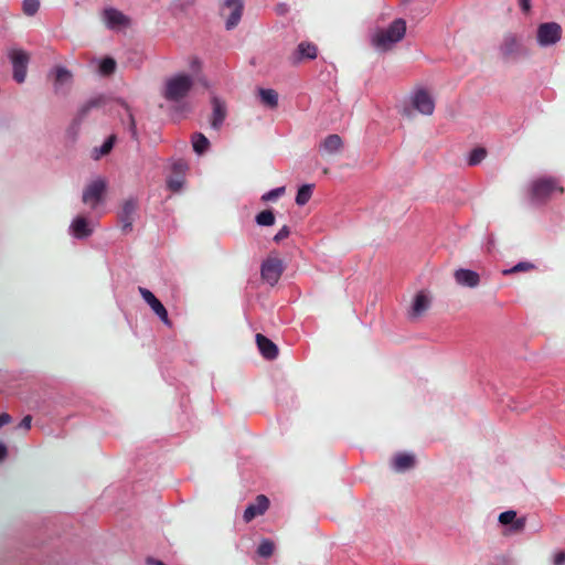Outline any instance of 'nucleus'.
Instances as JSON below:
<instances>
[{
    "mask_svg": "<svg viewBox=\"0 0 565 565\" xmlns=\"http://www.w3.org/2000/svg\"><path fill=\"white\" fill-rule=\"evenodd\" d=\"M406 33V22L394 20L387 28L377 29L371 39L372 44L380 51L386 52L401 42Z\"/></svg>",
    "mask_w": 565,
    "mask_h": 565,
    "instance_id": "1",
    "label": "nucleus"
},
{
    "mask_svg": "<svg viewBox=\"0 0 565 565\" xmlns=\"http://www.w3.org/2000/svg\"><path fill=\"white\" fill-rule=\"evenodd\" d=\"M192 86L193 79L189 75H175L167 81L164 97L173 102L180 100L188 95Z\"/></svg>",
    "mask_w": 565,
    "mask_h": 565,
    "instance_id": "2",
    "label": "nucleus"
},
{
    "mask_svg": "<svg viewBox=\"0 0 565 565\" xmlns=\"http://www.w3.org/2000/svg\"><path fill=\"white\" fill-rule=\"evenodd\" d=\"M106 190V179L102 177L96 178L84 190L83 202L92 210H95L104 201Z\"/></svg>",
    "mask_w": 565,
    "mask_h": 565,
    "instance_id": "3",
    "label": "nucleus"
},
{
    "mask_svg": "<svg viewBox=\"0 0 565 565\" xmlns=\"http://www.w3.org/2000/svg\"><path fill=\"white\" fill-rule=\"evenodd\" d=\"M284 271V263L280 258L268 256L260 266V276L263 281L275 286Z\"/></svg>",
    "mask_w": 565,
    "mask_h": 565,
    "instance_id": "4",
    "label": "nucleus"
},
{
    "mask_svg": "<svg viewBox=\"0 0 565 565\" xmlns=\"http://www.w3.org/2000/svg\"><path fill=\"white\" fill-rule=\"evenodd\" d=\"M411 104L415 110L424 116H431L435 111V100L426 88H417L411 96Z\"/></svg>",
    "mask_w": 565,
    "mask_h": 565,
    "instance_id": "5",
    "label": "nucleus"
},
{
    "mask_svg": "<svg viewBox=\"0 0 565 565\" xmlns=\"http://www.w3.org/2000/svg\"><path fill=\"white\" fill-rule=\"evenodd\" d=\"M562 38V26L556 22H546L537 26L536 40L540 45L556 44Z\"/></svg>",
    "mask_w": 565,
    "mask_h": 565,
    "instance_id": "6",
    "label": "nucleus"
},
{
    "mask_svg": "<svg viewBox=\"0 0 565 565\" xmlns=\"http://www.w3.org/2000/svg\"><path fill=\"white\" fill-rule=\"evenodd\" d=\"M9 57L13 67V78L18 83H23L26 77V67L30 55L21 49H12L9 51Z\"/></svg>",
    "mask_w": 565,
    "mask_h": 565,
    "instance_id": "7",
    "label": "nucleus"
},
{
    "mask_svg": "<svg viewBox=\"0 0 565 565\" xmlns=\"http://www.w3.org/2000/svg\"><path fill=\"white\" fill-rule=\"evenodd\" d=\"M139 292L143 300L150 306L153 312L160 318V320L169 328L172 327V322L169 319L168 311L160 300L148 289L140 287Z\"/></svg>",
    "mask_w": 565,
    "mask_h": 565,
    "instance_id": "8",
    "label": "nucleus"
},
{
    "mask_svg": "<svg viewBox=\"0 0 565 565\" xmlns=\"http://www.w3.org/2000/svg\"><path fill=\"white\" fill-rule=\"evenodd\" d=\"M557 185L553 179H539L531 185V196L535 201L546 200L555 190Z\"/></svg>",
    "mask_w": 565,
    "mask_h": 565,
    "instance_id": "9",
    "label": "nucleus"
},
{
    "mask_svg": "<svg viewBox=\"0 0 565 565\" xmlns=\"http://www.w3.org/2000/svg\"><path fill=\"white\" fill-rule=\"evenodd\" d=\"M104 103H105L104 97L103 96H97V97H94V98L87 100L85 104H83L79 107L75 118L73 119L72 126H71V130L73 132V137H75L77 135L78 127H79L82 120L84 119V117L88 114V111L92 108L102 106Z\"/></svg>",
    "mask_w": 565,
    "mask_h": 565,
    "instance_id": "10",
    "label": "nucleus"
},
{
    "mask_svg": "<svg viewBox=\"0 0 565 565\" xmlns=\"http://www.w3.org/2000/svg\"><path fill=\"white\" fill-rule=\"evenodd\" d=\"M430 306V297L425 291L415 295L412 306L408 310V317L412 320L419 319Z\"/></svg>",
    "mask_w": 565,
    "mask_h": 565,
    "instance_id": "11",
    "label": "nucleus"
},
{
    "mask_svg": "<svg viewBox=\"0 0 565 565\" xmlns=\"http://www.w3.org/2000/svg\"><path fill=\"white\" fill-rule=\"evenodd\" d=\"M138 206V202L135 199H129L124 202L122 210L119 214V220L122 224V231L124 232H131L132 230V221L134 216L136 214Z\"/></svg>",
    "mask_w": 565,
    "mask_h": 565,
    "instance_id": "12",
    "label": "nucleus"
},
{
    "mask_svg": "<svg viewBox=\"0 0 565 565\" xmlns=\"http://www.w3.org/2000/svg\"><path fill=\"white\" fill-rule=\"evenodd\" d=\"M104 18L107 25L114 30H122L130 24V20L122 12L109 8L104 10Z\"/></svg>",
    "mask_w": 565,
    "mask_h": 565,
    "instance_id": "13",
    "label": "nucleus"
},
{
    "mask_svg": "<svg viewBox=\"0 0 565 565\" xmlns=\"http://www.w3.org/2000/svg\"><path fill=\"white\" fill-rule=\"evenodd\" d=\"M269 507V500L266 495L259 494L256 498V502L249 504L244 511V521L249 523L254 518L263 515Z\"/></svg>",
    "mask_w": 565,
    "mask_h": 565,
    "instance_id": "14",
    "label": "nucleus"
},
{
    "mask_svg": "<svg viewBox=\"0 0 565 565\" xmlns=\"http://www.w3.org/2000/svg\"><path fill=\"white\" fill-rule=\"evenodd\" d=\"M455 280L461 286L476 288L480 284V276L477 271L459 268L454 273Z\"/></svg>",
    "mask_w": 565,
    "mask_h": 565,
    "instance_id": "15",
    "label": "nucleus"
},
{
    "mask_svg": "<svg viewBox=\"0 0 565 565\" xmlns=\"http://www.w3.org/2000/svg\"><path fill=\"white\" fill-rule=\"evenodd\" d=\"M70 231L74 237L85 238L92 234L93 228L87 217L78 215L71 223Z\"/></svg>",
    "mask_w": 565,
    "mask_h": 565,
    "instance_id": "16",
    "label": "nucleus"
},
{
    "mask_svg": "<svg viewBox=\"0 0 565 565\" xmlns=\"http://www.w3.org/2000/svg\"><path fill=\"white\" fill-rule=\"evenodd\" d=\"M499 522L502 525H510V530L512 532H520L524 529L526 523V518H518L516 512L513 510L505 511L499 515Z\"/></svg>",
    "mask_w": 565,
    "mask_h": 565,
    "instance_id": "17",
    "label": "nucleus"
},
{
    "mask_svg": "<svg viewBox=\"0 0 565 565\" xmlns=\"http://www.w3.org/2000/svg\"><path fill=\"white\" fill-rule=\"evenodd\" d=\"M225 7L230 10V17L226 21V28H234L241 20L243 13L242 0H226Z\"/></svg>",
    "mask_w": 565,
    "mask_h": 565,
    "instance_id": "18",
    "label": "nucleus"
},
{
    "mask_svg": "<svg viewBox=\"0 0 565 565\" xmlns=\"http://www.w3.org/2000/svg\"><path fill=\"white\" fill-rule=\"evenodd\" d=\"M256 342L264 358L273 360L278 355L277 345L265 335L258 333L256 335Z\"/></svg>",
    "mask_w": 565,
    "mask_h": 565,
    "instance_id": "19",
    "label": "nucleus"
},
{
    "mask_svg": "<svg viewBox=\"0 0 565 565\" xmlns=\"http://www.w3.org/2000/svg\"><path fill=\"white\" fill-rule=\"evenodd\" d=\"M213 116L211 125L213 128L218 129L223 124L226 116V108L224 103L216 96L212 97Z\"/></svg>",
    "mask_w": 565,
    "mask_h": 565,
    "instance_id": "20",
    "label": "nucleus"
},
{
    "mask_svg": "<svg viewBox=\"0 0 565 565\" xmlns=\"http://www.w3.org/2000/svg\"><path fill=\"white\" fill-rule=\"evenodd\" d=\"M72 79V73L64 66H56L54 68V89L60 92L61 87Z\"/></svg>",
    "mask_w": 565,
    "mask_h": 565,
    "instance_id": "21",
    "label": "nucleus"
},
{
    "mask_svg": "<svg viewBox=\"0 0 565 565\" xmlns=\"http://www.w3.org/2000/svg\"><path fill=\"white\" fill-rule=\"evenodd\" d=\"M317 46L309 43V42H302L298 45L296 51V57L297 62L301 61L302 58H310L313 60L317 57Z\"/></svg>",
    "mask_w": 565,
    "mask_h": 565,
    "instance_id": "22",
    "label": "nucleus"
},
{
    "mask_svg": "<svg viewBox=\"0 0 565 565\" xmlns=\"http://www.w3.org/2000/svg\"><path fill=\"white\" fill-rule=\"evenodd\" d=\"M115 141H116V136L115 135L109 136L108 139L99 148H95L92 151V158L94 160H99L102 157L107 156L111 151Z\"/></svg>",
    "mask_w": 565,
    "mask_h": 565,
    "instance_id": "23",
    "label": "nucleus"
},
{
    "mask_svg": "<svg viewBox=\"0 0 565 565\" xmlns=\"http://www.w3.org/2000/svg\"><path fill=\"white\" fill-rule=\"evenodd\" d=\"M192 147L198 154H203L210 148L209 139L200 132L192 136Z\"/></svg>",
    "mask_w": 565,
    "mask_h": 565,
    "instance_id": "24",
    "label": "nucleus"
},
{
    "mask_svg": "<svg viewBox=\"0 0 565 565\" xmlns=\"http://www.w3.org/2000/svg\"><path fill=\"white\" fill-rule=\"evenodd\" d=\"M263 104L270 108H276L278 105V94L274 89L260 88L258 90Z\"/></svg>",
    "mask_w": 565,
    "mask_h": 565,
    "instance_id": "25",
    "label": "nucleus"
},
{
    "mask_svg": "<svg viewBox=\"0 0 565 565\" xmlns=\"http://www.w3.org/2000/svg\"><path fill=\"white\" fill-rule=\"evenodd\" d=\"M415 463V457L411 454H399L394 459V466L397 470L409 469Z\"/></svg>",
    "mask_w": 565,
    "mask_h": 565,
    "instance_id": "26",
    "label": "nucleus"
},
{
    "mask_svg": "<svg viewBox=\"0 0 565 565\" xmlns=\"http://www.w3.org/2000/svg\"><path fill=\"white\" fill-rule=\"evenodd\" d=\"M312 184H303L299 188L297 195H296V203L300 206L308 203V201L311 198L312 194Z\"/></svg>",
    "mask_w": 565,
    "mask_h": 565,
    "instance_id": "27",
    "label": "nucleus"
},
{
    "mask_svg": "<svg viewBox=\"0 0 565 565\" xmlns=\"http://www.w3.org/2000/svg\"><path fill=\"white\" fill-rule=\"evenodd\" d=\"M342 139L338 135H330L323 141V148L328 152H335L342 147Z\"/></svg>",
    "mask_w": 565,
    "mask_h": 565,
    "instance_id": "28",
    "label": "nucleus"
},
{
    "mask_svg": "<svg viewBox=\"0 0 565 565\" xmlns=\"http://www.w3.org/2000/svg\"><path fill=\"white\" fill-rule=\"evenodd\" d=\"M255 221L259 226H271L275 223V214L271 210H264L256 215Z\"/></svg>",
    "mask_w": 565,
    "mask_h": 565,
    "instance_id": "29",
    "label": "nucleus"
},
{
    "mask_svg": "<svg viewBox=\"0 0 565 565\" xmlns=\"http://www.w3.org/2000/svg\"><path fill=\"white\" fill-rule=\"evenodd\" d=\"M116 70V62L111 57H105L99 62V73L102 75L108 76L113 74Z\"/></svg>",
    "mask_w": 565,
    "mask_h": 565,
    "instance_id": "30",
    "label": "nucleus"
},
{
    "mask_svg": "<svg viewBox=\"0 0 565 565\" xmlns=\"http://www.w3.org/2000/svg\"><path fill=\"white\" fill-rule=\"evenodd\" d=\"M275 551V544L274 542L269 540H263L257 548V553L260 557H270Z\"/></svg>",
    "mask_w": 565,
    "mask_h": 565,
    "instance_id": "31",
    "label": "nucleus"
},
{
    "mask_svg": "<svg viewBox=\"0 0 565 565\" xmlns=\"http://www.w3.org/2000/svg\"><path fill=\"white\" fill-rule=\"evenodd\" d=\"M535 268V265L533 263H530V262H520L519 264H516L515 266L509 268V269H504L502 271V274L504 276H508V275H511V274H515V273H520V271H529V270H532Z\"/></svg>",
    "mask_w": 565,
    "mask_h": 565,
    "instance_id": "32",
    "label": "nucleus"
},
{
    "mask_svg": "<svg viewBox=\"0 0 565 565\" xmlns=\"http://www.w3.org/2000/svg\"><path fill=\"white\" fill-rule=\"evenodd\" d=\"M487 156V149L483 147L476 148L471 151L469 156L468 163L469 166H475L481 162Z\"/></svg>",
    "mask_w": 565,
    "mask_h": 565,
    "instance_id": "33",
    "label": "nucleus"
},
{
    "mask_svg": "<svg viewBox=\"0 0 565 565\" xmlns=\"http://www.w3.org/2000/svg\"><path fill=\"white\" fill-rule=\"evenodd\" d=\"M119 104L127 110V114L129 117V130L131 132L132 138L137 139L138 134H137L136 120H135L134 114L131 111V108L124 100H119Z\"/></svg>",
    "mask_w": 565,
    "mask_h": 565,
    "instance_id": "34",
    "label": "nucleus"
},
{
    "mask_svg": "<svg viewBox=\"0 0 565 565\" xmlns=\"http://www.w3.org/2000/svg\"><path fill=\"white\" fill-rule=\"evenodd\" d=\"M40 2L39 0H24L23 1V11L28 15H33L39 10Z\"/></svg>",
    "mask_w": 565,
    "mask_h": 565,
    "instance_id": "35",
    "label": "nucleus"
},
{
    "mask_svg": "<svg viewBox=\"0 0 565 565\" xmlns=\"http://www.w3.org/2000/svg\"><path fill=\"white\" fill-rule=\"evenodd\" d=\"M188 169H189V164L184 160H178L172 163V170L174 173H177L178 177L183 178V175L188 171Z\"/></svg>",
    "mask_w": 565,
    "mask_h": 565,
    "instance_id": "36",
    "label": "nucleus"
},
{
    "mask_svg": "<svg viewBox=\"0 0 565 565\" xmlns=\"http://www.w3.org/2000/svg\"><path fill=\"white\" fill-rule=\"evenodd\" d=\"M184 179L182 177L170 178L168 180V188L172 192H179L183 188Z\"/></svg>",
    "mask_w": 565,
    "mask_h": 565,
    "instance_id": "37",
    "label": "nucleus"
},
{
    "mask_svg": "<svg viewBox=\"0 0 565 565\" xmlns=\"http://www.w3.org/2000/svg\"><path fill=\"white\" fill-rule=\"evenodd\" d=\"M284 193H285V186H280V188L274 189V190L265 193L262 196V200L265 201V202L271 201V200H275L276 198H278L279 195H281Z\"/></svg>",
    "mask_w": 565,
    "mask_h": 565,
    "instance_id": "38",
    "label": "nucleus"
},
{
    "mask_svg": "<svg viewBox=\"0 0 565 565\" xmlns=\"http://www.w3.org/2000/svg\"><path fill=\"white\" fill-rule=\"evenodd\" d=\"M290 234L289 227L284 225L278 233L274 236V241L279 243L280 241L287 238Z\"/></svg>",
    "mask_w": 565,
    "mask_h": 565,
    "instance_id": "39",
    "label": "nucleus"
},
{
    "mask_svg": "<svg viewBox=\"0 0 565 565\" xmlns=\"http://www.w3.org/2000/svg\"><path fill=\"white\" fill-rule=\"evenodd\" d=\"M554 564L555 565H563L565 564V552L564 551H559L555 554L554 556Z\"/></svg>",
    "mask_w": 565,
    "mask_h": 565,
    "instance_id": "40",
    "label": "nucleus"
},
{
    "mask_svg": "<svg viewBox=\"0 0 565 565\" xmlns=\"http://www.w3.org/2000/svg\"><path fill=\"white\" fill-rule=\"evenodd\" d=\"M516 44H518V43H516V40H515L514 38H509V39L505 41V43H504V46H505L507 52H508V53H509V52H511V51H512V49H513L514 46H516Z\"/></svg>",
    "mask_w": 565,
    "mask_h": 565,
    "instance_id": "41",
    "label": "nucleus"
},
{
    "mask_svg": "<svg viewBox=\"0 0 565 565\" xmlns=\"http://www.w3.org/2000/svg\"><path fill=\"white\" fill-rule=\"evenodd\" d=\"M31 422H32V417L30 415H26L21 420L20 426L23 427L24 429L29 430L31 428Z\"/></svg>",
    "mask_w": 565,
    "mask_h": 565,
    "instance_id": "42",
    "label": "nucleus"
},
{
    "mask_svg": "<svg viewBox=\"0 0 565 565\" xmlns=\"http://www.w3.org/2000/svg\"><path fill=\"white\" fill-rule=\"evenodd\" d=\"M11 422V416L7 413L0 414V427Z\"/></svg>",
    "mask_w": 565,
    "mask_h": 565,
    "instance_id": "43",
    "label": "nucleus"
},
{
    "mask_svg": "<svg viewBox=\"0 0 565 565\" xmlns=\"http://www.w3.org/2000/svg\"><path fill=\"white\" fill-rule=\"evenodd\" d=\"M8 455L7 446L0 441V461L3 460Z\"/></svg>",
    "mask_w": 565,
    "mask_h": 565,
    "instance_id": "44",
    "label": "nucleus"
},
{
    "mask_svg": "<svg viewBox=\"0 0 565 565\" xmlns=\"http://www.w3.org/2000/svg\"><path fill=\"white\" fill-rule=\"evenodd\" d=\"M521 7L525 12H529L531 9V0H520Z\"/></svg>",
    "mask_w": 565,
    "mask_h": 565,
    "instance_id": "45",
    "label": "nucleus"
},
{
    "mask_svg": "<svg viewBox=\"0 0 565 565\" xmlns=\"http://www.w3.org/2000/svg\"><path fill=\"white\" fill-rule=\"evenodd\" d=\"M149 565H164L161 561L150 559Z\"/></svg>",
    "mask_w": 565,
    "mask_h": 565,
    "instance_id": "46",
    "label": "nucleus"
}]
</instances>
